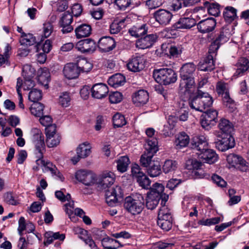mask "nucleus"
Returning <instances> with one entry per match:
<instances>
[{"label": "nucleus", "instance_id": "7c9ffc66", "mask_svg": "<svg viewBox=\"0 0 249 249\" xmlns=\"http://www.w3.org/2000/svg\"><path fill=\"white\" fill-rule=\"evenodd\" d=\"M192 148L198 151L197 153L203 152L208 147V143L206 138L203 136H197L194 138Z\"/></svg>", "mask_w": 249, "mask_h": 249}, {"label": "nucleus", "instance_id": "7ed1b4c3", "mask_svg": "<svg viewBox=\"0 0 249 249\" xmlns=\"http://www.w3.org/2000/svg\"><path fill=\"white\" fill-rule=\"evenodd\" d=\"M146 151L141 156L140 159L141 165L148 168L154 162L152 159L155 154L158 151V141L156 139L152 138L147 141L145 145Z\"/></svg>", "mask_w": 249, "mask_h": 249}, {"label": "nucleus", "instance_id": "f8f14e48", "mask_svg": "<svg viewBox=\"0 0 249 249\" xmlns=\"http://www.w3.org/2000/svg\"><path fill=\"white\" fill-rule=\"evenodd\" d=\"M73 17L71 13L66 11L63 14L59 24L60 27L62 28L61 31L63 34L70 33L73 30V28L71 25Z\"/></svg>", "mask_w": 249, "mask_h": 249}, {"label": "nucleus", "instance_id": "0e129e2a", "mask_svg": "<svg viewBox=\"0 0 249 249\" xmlns=\"http://www.w3.org/2000/svg\"><path fill=\"white\" fill-rule=\"evenodd\" d=\"M201 99H203L204 101H208L209 102L208 103L206 102H200V105L204 107V110L206 109L207 107H210L213 103V98L207 92H204L201 91Z\"/></svg>", "mask_w": 249, "mask_h": 249}, {"label": "nucleus", "instance_id": "5fc2aeb1", "mask_svg": "<svg viewBox=\"0 0 249 249\" xmlns=\"http://www.w3.org/2000/svg\"><path fill=\"white\" fill-rule=\"evenodd\" d=\"M222 97V101L224 106L232 112L235 109L236 105L234 100L231 98L229 94H225Z\"/></svg>", "mask_w": 249, "mask_h": 249}, {"label": "nucleus", "instance_id": "ea45409f", "mask_svg": "<svg viewBox=\"0 0 249 249\" xmlns=\"http://www.w3.org/2000/svg\"><path fill=\"white\" fill-rule=\"evenodd\" d=\"M200 0H176L172 7L174 11H178L182 7L192 6L199 2Z\"/></svg>", "mask_w": 249, "mask_h": 249}, {"label": "nucleus", "instance_id": "20e7f679", "mask_svg": "<svg viewBox=\"0 0 249 249\" xmlns=\"http://www.w3.org/2000/svg\"><path fill=\"white\" fill-rule=\"evenodd\" d=\"M153 76L158 83L164 85L174 83L177 80L176 73L171 68H166L154 70Z\"/></svg>", "mask_w": 249, "mask_h": 249}, {"label": "nucleus", "instance_id": "864d4df0", "mask_svg": "<svg viewBox=\"0 0 249 249\" xmlns=\"http://www.w3.org/2000/svg\"><path fill=\"white\" fill-rule=\"evenodd\" d=\"M44 106L40 103H34L31 107V113L36 116L41 117L43 115V109Z\"/></svg>", "mask_w": 249, "mask_h": 249}, {"label": "nucleus", "instance_id": "338daca9", "mask_svg": "<svg viewBox=\"0 0 249 249\" xmlns=\"http://www.w3.org/2000/svg\"><path fill=\"white\" fill-rule=\"evenodd\" d=\"M50 74L48 69H43L41 73L38 76V81L46 86L48 85V83L50 81Z\"/></svg>", "mask_w": 249, "mask_h": 249}, {"label": "nucleus", "instance_id": "3c124183", "mask_svg": "<svg viewBox=\"0 0 249 249\" xmlns=\"http://www.w3.org/2000/svg\"><path fill=\"white\" fill-rule=\"evenodd\" d=\"M161 49L164 50L168 49L170 55L173 57H178L181 53V48L180 46H176L175 45H169L167 46L166 44H162Z\"/></svg>", "mask_w": 249, "mask_h": 249}, {"label": "nucleus", "instance_id": "a211bd4d", "mask_svg": "<svg viewBox=\"0 0 249 249\" xmlns=\"http://www.w3.org/2000/svg\"><path fill=\"white\" fill-rule=\"evenodd\" d=\"M173 15L166 10L160 9L154 13V17L156 20L160 25H166L170 23Z\"/></svg>", "mask_w": 249, "mask_h": 249}, {"label": "nucleus", "instance_id": "dca6fc26", "mask_svg": "<svg viewBox=\"0 0 249 249\" xmlns=\"http://www.w3.org/2000/svg\"><path fill=\"white\" fill-rule=\"evenodd\" d=\"M149 191L147 193L157 196L161 199V204L166 203L168 200L169 196L165 193H163L164 190V186L161 184L156 182L153 184L152 187H149Z\"/></svg>", "mask_w": 249, "mask_h": 249}, {"label": "nucleus", "instance_id": "8fccbe9b", "mask_svg": "<svg viewBox=\"0 0 249 249\" xmlns=\"http://www.w3.org/2000/svg\"><path fill=\"white\" fill-rule=\"evenodd\" d=\"M172 218L170 219L167 218H159L158 219V225L163 230V231H169L172 227Z\"/></svg>", "mask_w": 249, "mask_h": 249}, {"label": "nucleus", "instance_id": "9d476101", "mask_svg": "<svg viewBox=\"0 0 249 249\" xmlns=\"http://www.w3.org/2000/svg\"><path fill=\"white\" fill-rule=\"evenodd\" d=\"M157 38L158 36L156 34H146L137 40L136 46L142 49L149 48L156 42Z\"/></svg>", "mask_w": 249, "mask_h": 249}, {"label": "nucleus", "instance_id": "c03bdc74", "mask_svg": "<svg viewBox=\"0 0 249 249\" xmlns=\"http://www.w3.org/2000/svg\"><path fill=\"white\" fill-rule=\"evenodd\" d=\"M21 45L32 46L36 44L37 41L35 36L31 34H26L22 33L19 40Z\"/></svg>", "mask_w": 249, "mask_h": 249}, {"label": "nucleus", "instance_id": "603ef678", "mask_svg": "<svg viewBox=\"0 0 249 249\" xmlns=\"http://www.w3.org/2000/svg\"><path fill=\"white\" fill-rule=\"evenodd\" d=\"M161 206L159 211L158 219L159 218H168L170 219L172 218L170 210L168 209L165 203L160 204Z\"/></svg>", "mask_w": 249, "mask_h": 249}, {"label": "nucleus", "instance_id": "e2e57ef3", "mask_svg": "<svg viewBox=\"0 0 249 249\" xmlns=\"http://www.w3.org/2000/svg\"><path fill=\"white\" fill-rule=\"evenodd\" d=\"M60 137L58 135L46 137V142L48 147L56 146L60 142Z\"/></svg>", "mask_w": 249, "mask_h": 249}, {"label": "nucleus", "instance_id": "774afa93", "mask_svg": "<svg viewBox=\"0 0 249 249\" xmlns=\"http://www.w3.org/2000/svg\"><path fill=\"white\" fill-rule=\"evenodd\" d=\"M79 238L83 240L86 244L88 245L91 249H98L94 241L89 234H80Z\"/></svg>", "mask_w": 249, "mask_h": 249}, {"label": "nucleus", "instance_id": "4c0bfd02", "mask_svg": "<svg viewBox=\"0 0 249 249\" xmlns=\"http://www.w3.org/2000/svg\"><path fill=\"white\" fill-rule=\"evenodd\" d=\"M237 10L233 7L227 6L225 8L223 16L225 20L228 23H231L237 18Z\"/></svg>", "mask_w": 249, "mask_h": 249}, {"label": "nucleus", "instance_id": "c85d7f7f", "mask_svg": "<svg viewBox=\"0 0 249 249\" xmlns=\"http://www.w3.org/2000/svg\"><path fill=\"white\" fill-rule=\"evenodd\" d=\"M236 71L234 73V76L242 75L249 69V60L246 57H241L235 65Z\"/></svg>", "mask_w": 249, "mask_h": 249}, {"label": "nucleus", "instance_id": "bb28decb", "mask_svg": "<svg viewBox=\"0 0 249 249\" xmlns=\"http://www.w3.org/2000/svg\"><path fill=\"white\" fill-rule=\"evenodd\" d=\"M208 53V56L199 63V69L201 71H211L214 69L213 56L214 53H210L209 51Z\"/></svg>", "mask_w": 249, "mask_h": 249}, {"label": "nucleus", "instance_id": "72a5a7b5", "mask_svg": "<svg viewBox=\"0 0 249 249\" xmlns=\"http://www.w3.org/2000/svg\"><path fill=\"white\" fill-rule=\"evenodd\" d=\"M74 31L77 38L86 37L91 34V27L89 24H82L78 26Z\"/></svg>", "mask_w": 249, "mask_h": 249}, {"label": "nucleus", "instance_id": "4be33fe9", "mask_svg": "<svg viewBox=\"0 0 249 249\" xmlns=\"http://www.w3.org/2000/svg\"><path fill=\"white\" fill-rule=\"evenodd\" d=\"M108 88L103 83L94 84L91 89V95L97 99H102L107 96L108 93Z\"/></svg>", "mask_w": 249, "mask_h": 249}, {"label": "nucleus", "instance_id": "39448f33", "mask_svg": "<svg viewBox=\"0 0 249 249\" xmlns=\"http://www.w3.org/2000/svg\"><path fill=\"white\" fill-rule=\"evenodd\" d=\"M33 136V142L35 147L36 158L43 159V154L45 151L44 137L41 131L38 129H34Z\"/></svg>", "mask_w": 249, "mask_h": 249}, {"label": "nucleus", "instance_id": "a19ab883", "mask_svg": "<svg viewBox=\"0 0 249 249\" xmlns=\"http://www.w3.org/2000/svg\"><path fill=\"white\" fill-rule=\"evenodd\" d=\"M146 170L148 175L152 178L158 177L162 173L161 166L157 161L154 162Z\"/></svg>", "mask_w": 249, "mask_h": 249}, {"label": "nucleus", "instance_id": "cd10ccee", "mask_svg": "<svg viewBox=\"0 0 249 249\" xmlns=\"http://www.w3.org/2000/svg\"><path fill=\"white\" fill-rule=\"evenodd\" d=\"M201 90H198L196 95L190 98L189 104L190 107L200 112L204 111V107L200 105V102H205L203 99H201ZM208 103L209 102L206 101Z\"/></svg>", "mask_w": 249, "mask_h": 249}, {"label": "nucleus", "instance_id": "37998d69", "mask_svg": "<svg viewBox=\"0 0 249 249\" xmlns=\"http://www.w3.org/2000/svg\"><path fill=\"white\" fill-rule=\"evenodd\" d=\"M125 82V77L121 73H116L111 76L108 79L109 84L115 87L124 85Z\"/></svg>", "mask_w": 249, "mask_h": 249}, {"label": "nucleus", "instance_id": "6e6d98bb", "mask_svg": "<svg viewBox=\"0 0 249 249\" xmlns=\"http://www.w3.org/2000/svg\"><path fill=\"white\" fill-rule=\"evenodd\" d=\"M71 97L68 92H62L59 97L58 103L62 107H68L71 104Z\"/></svg>", "mask_w": 249, "mask_h": 249}, {"label": "nucleus", "instance_id": "bf43d9fd", "mask_svg": "<svg viewBox=\"0 0 249 249\" xmlns=\"http://www.w3.org/2000/svg\"><path fill=\"white\" fill-rule=\"evenodd\" d=\"M28 98L34 103H38V101L42 98L41 90L36 89H32L29 93Z\"/></svg>", "mask_w": 249, "mask_h": 249}, {"label": "nucleus", "instance_id": "1a4fd4ad", "mask_svg": "<svg viewBox=\"0 0 249 249\" xmlns=\"http://www.w3.org/2000/svg\"><path fill=\"white\" fill-rule=\"evenodd\" d=\"M229 31L230 30L227 26L221 28L219 34L209 47L210 53H215L220 45L228 41L230 36Z\"/></svg>", "mask_w": 249, "mask_h": 249}, {"label": "nucleus", "instance_id": "f257e3e1", "mask_svg": "<svg viewBox=\"0 0 249 249\" xmlns=\"http://www.w3.org/2000/svg\"><path fill=\"white\" fill-rule=\"evenodd\" d=\"M196 66L193 63L184 64L180 69L181 77L180 86L185 89L186 91H191L196 87L195 76Z\"/></svg>", "mask_w": 249, "mask_h": 249}, {"label": "nucleus", "instance_id": "4468645a", "mask_svg": "<svg viewBox=\"0 0 249 249\" xmlns=\"http://www.w3.org/2000/svg\"><path fill=\"white\" fill-rule=\"evenodd\" d=\"M95 42L90 38L85 39L78 41L76 49L83 53H93L96 49Z\"/></svg>", "mask_w": 249, "mask_h": 249}, {"label": "nucleus", "instance_id": "f3484780", "mask_svg": "<svg viewBox=\"0 0 249 249\" xmlns=\"http://www.w3.org/2000/svg\"><path fill=\"white\" fill-rule=\"evenodd\" d=\"M145 61L142 56H136L129 59L127 64L128 69L132 72H139L144 68Z\"/></svg>", "mask_w": 249, "mask_h": 249}, {"label": "nucleus", "instance_id": "e433bc0d", "mask_svg": "<svg viewBox=\"0 0 249 249\" xmlns=\"http://www.w3.org/2000/svg\"><path fill=\"white\" fill-rule=\"evenodd\" d=\"M75 64L79 70V73L88 72L92 68V64L85 58H78Z\"/></svg>", "mask_w": 249, "mask_h": 249}, {"label": "nucleus", "instance_id": "412c9836", "mask_svg": "<svg viewBox=\"0 0 249 249\" xmlns=\"http://www.w3.org/2000/svg\"><path fill=\"white\" fill-rule=\"evenodd\" d=\"M99 49L103 52H108L112 50L116 46L113 38L105 36L100 39L98 42Z\"/></svg>", "mask_w": 249, "mask_h": 249}, {"label": "nucleus", "instance_id": "393cba45", "mask_svg": "<svg viewBox=\"0 0 249 249\" xmlns=\"http://www.w3.org/2000/svg\"><path fill=\"white\" fill-rule=\"evenodd\" d=\"M63 73L67 78L72 79L78 77L80 73L76 64L70 63L65 65Z\"/></svg>", "mask_w": 249, "mask_h": 249}, {"label": "nucleus", "instance_id": "b1692460", "mask_svg": "<svg viewBox=\"0 0 249 249\" xmlns=\"http://www.w3.org/2000/svg\"><path fill=\"white\" fill-rule=\"evenodd\" d=\"M30 65H24L22 69V75L25 78L23 87L24 90H29L35 86V83L32 80L33 71Z\"/></svg>", "mask_w": 249, "mask_h": 249}, {"label": "nucleus", "instance_id": "a18cd8bd", "mask_svg": "<svg viewBox=\"0 0 249 249\" xmlns=\"http://www.w3.org/2000/svg\"><path fill=\"white\" fill-rule=\"evenodd\" d=\"M189 137L184 132L180 133L177 136L175 143L178 148L186 146L189 142Z\"/></svg>", "mask_w": 249, "mask_h": 249}, {"label": "nucleus", "instance_id": "473e14b6", "mask_svg": "<svg viewBox=\"0 0 249 249\" xmlns=\"http://www.w3.org/2000/svg\"><path fill=\"white\" fill-rule=\"evenodd\" d=\"M18 231L19 233H21L23 231H25L28 233L33 232L35 230V225L31 222H26L25 218L23 217H20L18 220Z\"/></svg>", "mask_w": 249, "mask_h": 249}, {"label": "nucleus", "instance_id": "2f4dec72", "mask_svg": "<svg viewBox=\"0 0 249 249\" xmlns=\"http://www.w3.org/2000/svg\"><path fill=\"white\" fill-rule=\"evenodd\" d=\"M218 127L221 132H219L221 135H231L233 131V126L229 120L222 118L220 120Z\"/></svg>", "mask_w": 249, "mask_h": 249}, {"label": "nucleus", "instance_id": "13d9d810", "mask_svg": "<svg viewBox=\"0 0 249 249\" xmlns=\"http://www.w3.org/2000/svg\"><path fill=\"white\" fill-rule=\"evenodd\" d=\"M205 6H208L207 8L208 12L210 15L218 16L220 13L219 5L218 4L210 3L208 1L204 2Z\"/></svg>", "mask_w": 249, "mask_h": 249}, {"label": "nucleus", "instance_id": "0eeeda50", "mask_svg": "<svg viewBox=\"0 0 249 249\" xmlns=\"http://www.w3.org/2000/svg\"><path fill=\"white\" fill-rule=\"evenodd\" d=\"M216 136L217 139L214 142V144L215 147L218 150L225 151L234 146V139L231 135H223L217 133Z\"/></svg>", "mask_w": 249, "mask_h": 249}, {"label": "nucleus", "instance_id": "09e8293b", "mask_svg": "<svg viewBox=\"0 0 249 249\" xmlns=\"http://www.w3.org/2000/svg\"><path fill=\"white\" fill-rule=\"evenodd\" d=\"M114 3L122 11L125 10L127 8L134 7L133 0H115Z\"/></svg>", "mask_w": 249, "mask_h": 249}, {"label": "nucleus", "instance_id": "de8ad7c7", "mask_svg": "<svg viewBox=\"0 0 249 249\" xmlns=\"http://www.w3.org/2000/svg\"><path fill=\"white\" fill-rule=\"evenodd\" d=\"M178 167L176 161L171 160H166L162 165V171L165 174L171 173L175 171Z\"/></svg>", "mask_w": 249, "mask_h": 249}, {"label": "nucleus", "instance_id": "6ab92c4d", "mask_svg": "<svg viewBox=\"0 0 249 249\" xmlns=\"http://www.w3.org/2000/svg\"><path fill=\"white\" fill-rule=\"evenodd\" d=\"M115 181L114 175L112 172L103 173L99 178L98 187L101 189H110Z\"/></svg>", "mask_w": 249, "mask_h": 249}, {"label": "nucleus", "instance_id": "49530a36", "mask_svg": "<svg viewBox=\"0 0 249 249\" xmlns=\"http://www.w3.org/2000/svg\"><path fill=\"white\" fill-rule=\"evenodd\" d=\"M161 199L157 196H154L148 193H147V197L146 199V207L148 209L153 210L158 205L159 201Z\"/></svg>", "mask_w": 249, "mask_h": 249}, {"label": "nucleus", "instance_id": "c756f323", "mask_svg": "<svg viewBox=\"0 0 249 249\" xmlns=\"http://www.w3.org/2000/svg\"><path fill=\"white\" fill-rule=\"evenodd\" d=\"M148 26L146 24L132 26L128 30L129 34L136 38H140L147 34Z\"/></svg>", "mask_w": 249, "mask_h": 249}, {"label": "nucleus", "instance_id": "680f3d73", "mask_svg": "<svg viewBox=\"0 0 249 249\" xmlns=\"http://www.w3.org/2000/svg\"><path fill=\"white\" fill-rule=\"evenodd\" d=\"M216 90L219 95L222 97L225 96V94H229L227 84L222 81H219L216 85Z\"/></svg>", "mask_w": 249, "mask_h": 249}, {"label": "nucleus", "instance_id": "6e6552de", "mask_svg": "<svg viewBox=\"0 0 249 249\" xmlns=\"http://www.w3.org/2000/svg\"><path fill=\"white\" fill-rule=\"evenodd\" d=\"M105 196L107 204L113 207L122 199L123 192L121 187L116 186L105 190Z\"/></svg>", "mask_w": 249, "mask_h": 249}, {"label": "nucleus", "instance_id": "4d7b16f0", "mask_svg": "<svg viewBox=\"0 0 249 249\" xmlns=\"http://www.w3.org/2000/svg\"><path fill=\"white\" fill-rule=\"evenodd\" d=\"M112 121L115 127H121L126 124L124 117L119 113H117L113 116Z\"/></svg>", "mask_w": 249, "mask_h": 249}, {"label": "nucleus", "instance_id": "f03ea898", "mask_svg": "<svg viewBox=\"0 0 249 249\" xmlns=\"http://www.w3.org/2000/svg\"><path fill=\"white\" fill-rule=\"evenodd\" d=\"M124 208L132 214L140 213L144 207V199L140 194L127 196L124 199Z\"/></svg>", "mask_w": 249, "mask_h": 249}, {"label": "nucleus", "instance_id": "79ce46f5", "mask_svg": "<svg viewBox=\"0 0 249 249\" xmlns=\"http://www.w3.org/2000/svg\"><path fill=\"white\" fill-rule=\"evenodd\" d=\"M116 162L118 171L121 173H124L127 171L130 161L127 156H122L116 160Z\"/></svg>", "mask_w": 249, "mask_h": 249}, {"label": "nucleus", "instance_id": "58836bf2", "mask_svg": "<svg viewBox=\"0 0 249 249\" xmlns=\"http://www.w3.org/2000/svg\"><path fill=\"white\" fill-rule=\"evenodd\" d=\"M36 164L38 165L44 166L46 171H50L52 174L57 176V174H59V171L57 170L55 166L52 162L49 161H45L42 159H38L36 160Z\"/></svg>", "mask_w": 249, "mask_h": 249}, {"label": "nucleus", "instance_id": "052dcab7", "mask_svg": "<svg viewBox=\"0 0 249 249\" xmlns=\"http://www.w3.org/2000/svg\"><path fill=\"white\" fill-rule=\"evenodd\" d=\"M124 21L123 20L118 21L114 20L110 25V33L111 34H118L122 29V26L124 25Z\"/></svg>", "mask_w": 249, "mask_h": 249}, {"label": "nucleus", "instance_id": "f704fd0d", "mask_svg": "<svg viewBox=\"0 0 249 249\" xmlns=\"http://www.w3.org/2000/svg\"><path fill=\"white\" fill-rule=\"evenodd\" d=\"M113 236L119 240H115L109 237H106L103 239L102 241V244L104 246L106 243L108 242L110 244H113L114 243H118L121 246L126 244L124 240L125 239L131 238V234H113Z\"/></svg>", "mask_w": 249, "mask_h": 249}, {"label": "nucleus", "instance_id": "ddd939ff", "mask_svg": "<svg viewBox=\"0 0 249 249\" xmlns=\"http://www.w3.org/2000/svg\"><path fill=\"white\" fill-rule=\"evenodd\" d=\"M75 178L79 182L87 186L94 184L95 177L91 172L86 170H79L75 173Z\"/></svg>", "mask_w": 249, "mask_h": 249}, {"label": "nucleus", "instance_id": "9b49d317", "mask_svg": "<svg viewBox=\"0 0 249 249\" xmlns=\"http://www.w3.org/2000/svg\"><path fill=\"white\" fill-rule=\"evenodd\" d=\"M216 25L215 19L213 18H210L200 21L197 24V28L201 33H209L214 30Z\"/></svg>", "mask_w": 249, "mask_h": 249}, {"label": "nucleus", "instance_id": "5701e85b", "mask_svg": "<svg viewBox=\"0 0 249 249\" xmlns=\"http://www.w3.org/2000/svg\"><path fill=\"white\" fill-rule=\"evenodd\" d=\"M199 159H202L204 162L210 164L214 163L218 159V156L215 152L212 149H208L203 150V152L196 153Z\"/></svg>", "mask_w": 249, "mask_h": 249}, {"label": "nucleus", "instance_id": "69168bd1", "mask_svg": "<svg viewBox=\"0 0 249 249\" xmlns=\"http://www.w3.org/2000/svg\"><path fill=\"white\" fill-rule=\"evenodd\" d=\"M136 180L139 185L142 188L145 189L149 188L151 181L145 174L137 178Z\"/></svg>", "mask_w": 249, "mask_h": 249}, {"label": "nucleus", "instance_id": "2eb2a0df", "mask_svg": "<svg viewBox=\"0 0 249 249\" xmlns=\"http://www.w3.org/2000/svg\"><path fill=\"white\" fill-rule=\"evenodd\" d=\"M228 162L232 166H237V167L243 172H246L248 169L246 161L242 157L231 154L227 157Z\"/></svg>", "mask_w": 249, "mask_h": 249}, {"label": "nucleus", "instance_id": "aec40b11", "mask_svg": "<svg viewBox=\"0 0 249 249\" xmlns=\"http://www.w3.org/2000/svg\"><path fill=\"white\" fill-rule=\"evenodd\" d=\"M91 153L90 147L87 142L80 144L76 149V157L72 158L71 160L74 164L77 163L81 158H85Z\"/></svg>", "mask_w": 249, "mask_h": 249}, {"label": "nucleus", "instance_id": "423d86ee", "mask_svg": "<svg viewBox=\"0 0 249 249\" xmlns=\"http://www.w3.org/2000/svg\"><path fill=\"white\" fill-rule=\"evenodd\" d=\"M218 112L216 110L209 109L203 111L200 116V123L202 127L206 130L210 129L217 122Z\"/></svg>", "mask_w": 249, "mask_h": 249}, {"label": "nucleus", "instance_id": "a878e982", "mask_svg": "<svg viewBox=\"0 0 249 249\" xmlns=\"http://www.w3.org/2000/svg\"><path fill=\"white\" fill-rule=\"evenodd\" d=\"M148 100V93L143 89H140L135 92L132 96L134 104L138 106L145 104Z\"/></svg>", "mask_w": 249, "mask_h": 249}, {"label": "nucleus", "instance_id": "c9c22d12", "mask_svg": "<svg viewBox=\"0 0 249 249\" xmlns=\"http://www.w3.org/2000/svg\"><path fill=\"white\" fill-rule=\"evenodd\" d=\"M196 24V21L193 18H182L176 24L177 28L190 29Z\"/></svg>", "mask_w": 249, "mask_h": 249}]
</instances>
